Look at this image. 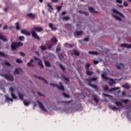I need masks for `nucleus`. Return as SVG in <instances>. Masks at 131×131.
Wrapping results in <instances>:
<instances>
[{
	"instance_id": "1",
	"label": "nucleus",
	"mask_w": 131,
	"mask_h": 131,
	"mask_svg": "<svg viewBox=\"0 0 131 131\" xmlns=\"http://www.w3.org/2000/svg\"><path fill=\"white\" fill-rule=\"evenodd\" d=\"M35 30L38 32H41L43 30V28L39 27H34L33 29L31 30L32 36L38 40H40V38H39L37 33L35 32Z\"/></svg>"
},
{
	"instance_id": "2",
	"label": "nucleus",
	"mask_w": 131,
	"mask_h": 131,
	"mask_svg": "<svg viewBox=\"0 0 131 131\" xmlns=\"http://www.w3.org/2000/svg\"><path fill=\"white\" fill-rule=\"evenodd\" d=\"M24 43L21 42H13L11 43V50L12 51L16 50V49L19 48V47H23Z\"/></svg>"
},
{
	"instance_id": "3",
	"label": "nucleus",
	"mask_w": 131,
	"mask_h": 131,
	"mask_svg": "<svg viewBox=\"0 0 131 131\" xmlns=\"http://www.w3.org/2000/svg\"><path fill=\"white\" fill-rule=\"evenodd\" d=\"M101 77L103 78V79H106V80H110L108 83H110V85H113V84H116V81L114 80V79L112 78H108V77L105 76V73H103L101 74Z\"/></svg>"
},
{
	"instance_id": "4",
	"label": "nucleus",
	"mask_w": 131,
	"mask_h": 131,
	"mask_svg": "<svg viewBox=\"0 0 131 131\" xmlns=\"http://www.w3.org/2000/svg\"><path fill=\"white\" fill-rule=\"evenodd\" d=\"M1 76H3V77H5L6 79L9 81H13L14 80V76L12 75L4 74H1Z\"/></svg>"
},
{
	"instance_id": "5",
	"label": "nucleus",
	"mask_w": 131,
	"mask_h": 131,
	"mask_svg": "<svg viewBox=\"0 0 131 131\" xmlns=\"http://www.w3.org/2000/svg\"><path fill=\"white\" fill-rule=\"evenodd\" d=\"M119 89H120V88L115 87V88H112L109 90V87L108 86L106 85L105 86V88H103V90H104V91H105V92H107L108 91H109V92H113V91H116L117 90H119Z\"/></svg>"
},
{
	"instance_id": "6",
	"label": "nucleus",
	"mask_w": 131,
	"mask_h": 131,
	"mask_svg": "<svg viewBox=\"0 0 131 131\" xmlns=\"http://www.w3.org/2000/svg\"><path fill=\"white\" fill-rule=\"evenodd\" d=\"M34 59L35 61H38L37 63H38V65H40V66L41 67V68H43V64H42V60L40 58H39L36 56H35L34 57Z\"/></svg>"
},
{
	"instance_id": "7",
	"label": "nucleus",
	"mask_w": 131,
	"mask_h": 131,
	"mask_svg": "<svg viewBox=\"0 0 131 131\" xmlns=\"http://www.w3.org/2000/svg\"><path fill=\"white\" fill-rule=\"evenodd\" d=\"M83 33V31L80 30H76L75 32H74V36L76 37V36H79L80 35H82V34Z\"/></svg>"
},
{
	"instance_id": "8",
	"label": "nucleus",
	"mask_w": 131,
	"mask_h": 131,
	"mask_svg": "<svg viewBox=\"0 0 131 131\" xmlns=\"http://www.w3.org/2000/svg\"><path fill=\"white\" fill-rule=\"evenodd\" d=\"M38 103L39 104V107L41 110H42L44 111V112H48V110L46 109V107H45V106H43V104H42V103L38 101Z\"/></svg>"
},
{
	"instance_id": "9",
	"label": "nucleus",
	"mask_w": 131,
	"mask_h": 131,
	"mask_svg": "<svg viewBox=\"0 0 131 131\" xmlns=\"http://www.w3.org/2000/svg\"><path fill=\"white\" fill-rule=\"evenodd\" d=\"M20 32L21 33H22V34H25V35H27V36H30V35H31V33L26 31V30L25 29H22L20 31Z\"/></svg>"
},
{
	"instance_id": "10",
	"label": "nucleus",
	"mask_w": 131,
	"mask_h": 131,
	"mask_svg": "<svg viewBox=\"0 0 131 131\" xmlns=\"http://www.w3.org/2000/svg\"><path fill=\"white\" fill-rule=\"evenodd\" d=\"M113 13H115V14H118V15L121 16V17H122V18H124V15H123V14L121 13V12H119V11H118V10H117V9H113Z\"/></svg>"
},
{
	"instance_id": "11",
	"label": "nucleus",
	"mask_w": 131,
	"mask_h": 131,
	"mask_svg": "<svg viewBox=\"0 0 131 131\" xmlns=\"http://www.w3.org/2000/svg\"><path fill=\"white\" fill-rule=\"evenodd\" d=\"M26 16L27 17H29V18H31V19H34V18L36 17V15L32 13H28L26 15Z\"/></svg>"
},
{
	"instance_id": "12",
	"label": "nucleus",
	"mask_w": 131,
	"mask_h": 131,
	"mask_svg": "<svg viewBox=\"0 0 131 131\" xmlns=\"http://www.w3.org/2000/svg\"><path fill=\"white\" fill-rule=\"evenodd\" d=\"M0 39L1 40H3L4 42H7L8 41V39L5 36L3 35L2 33H0Z\"/></svg>"
},
{
	"instance_id": "13",
	"label": "nucleus",
	"mask_w": 131,
	"mask_h": 131,
	"mask_svg": "<svg viewBox=\"0 0 131 131\" xmlns=\"http://www.w3.org/2000/svg\"><path fill=\"white\" fill-rule=\"evenodd\" d=\"M97 79H98V78L97 77H92L90 79L89 78L86 79V80L87 81H88L89 84H90V83H92V81H96L97 80Z\"/></svg>"
},
{
	"instance_id": "14",
	"label": "nucleus",
	"mask_w": 131,
	"mask_h": 131,
	"mask_svg": "<svg viewBox=\"0 0 131 131\" xmlns=\"http://www.w3.org/2000/svg\"><path fill=\"white\" fill-rule=\"evenodd\" d=\"M120 46L123 48H126L127 49H131V44L122 43L120 45Z\"/></svg>"
},
{
	"instance_id": "15",
	"label": "nucleus",
	"mask_w": 131,
	"mask_h": 131,
	"mask_svg": "<svg viewBox=\"0 0 131 131\" xmlns=\"http://www.w3.org/2000/svg\"><path fill=\"white\" fill-rule=\"evenodd\" d=\"M49 26L50 28H51V29L52 31H55V30H57V29H58V28H57V27H53V24H52V23H50L49 24Z\"/></svg>"
},
{
	"instance_id": "16",
	"label": "nucleus",
	"mask_w": 131,
	"mask_h": 131,
	"mask_svg": "<svg viewBox=\"0 0 131 131\" xmlns=\"http://www.w3.org/2000/svg\"><path fill=\"white\" fill-rule=\"evenodd\" d=\"M59 84L60 86L58 85L57 89H58V90H61V91H65V89H64V86H63V84H62V82H60Z\"/></svg>"
},
{
	"instance_id": "17",
	"label": "nucleus",
	"mask_w": 131,
	"mask_h": 131,
	"mask_svg": "<svg viewBox=\"0 0 131 131\" xmlns=\"http://www.w3.org/2000/svg\"><path fill=\"white\" fill-rule=\"evenodd\" d=\"M112 17L116 19V20H118V21H122V19L120 18V17L116 15H112Z\"/></svg>"
},
{
	"instance_id": "18",
	"label": "nucleus",
	"mask_w": 131,
	"mask_h": 131,
	"mask_svg": "<svg viewBox=\"0 0 131 131\" xmlns=\"http://www.w3.org/2000/svg\"><path fill=\"white\" fill-rule=\"evenodd\" d=\"M51 42H53V43H57L58 42V39H57V37H54L52 38H51Z\"/></svg>"
},
{
	"instance_id": "19",
	"label": "nucleus",
	"mask_w": 131,
	"mask_h": 131,
	"mask_svg": "<svg viewBox=\"0 0 131 131\" xmlns=\"http://www.w3.org/2000/svg\"><path fill=\"white\" fill-rule=\"evenodd\" d=\"M89 11H90V12H93V13H99L98 11H95V8H94L92 7H89Z\"/></svg>"
},
{
	"instance_id": "20",
	"label": "nucleus",
	"mask_w": 131,
	"mask_h": 131,
	"mask_svg": "<svg viewBox=\"0 0 131 131\" xmlns=\"http://www.w3.org/2000/svg\"><path fill=\"white\" fill-rule=\"evenodd\" d=\"M44 63L46 67H51V63L49 61L45 60Z\"/></svg>"
},
{
	"instance_id": "21",
	"label": "nucleus",
	"mask_w": 131,
	"mask_h": 131,
	"mask_svg": "<svg viewBox=\"0 0 131 131\" xmlns=\"http://www.w3.org/2000/svg\"><path fill=\"white\" fill-rule=\"evenodd\" d=\"M73 52H74V53L73 54V55H74L75 56H77L80 55V53L75 49H73Z\"/></svg>"
},
{
	"instance_id": "22",
	"label": "nucleus",
	"mask_w": 131,
	"mask_h": 131,
	"mask_svg": "<svg viewBox=\"0 0 131 131\" xmlns=\"http://www.w3.org/2000/svg\"><path fill=\"white\" fill-rule=\"evenodd\" d=\"M89 85H90L92 88H93V89H95V90H98V85H95L94 84L90 83V84H89Z\"/></svg>"
},
{
	"instance_id": "23",
	"label": "nucleus",
	"mask_w": 131,
	"mask_h": 131,
	"mask_svg": "<svg viewBox=\"0 0 131 131\" xmlns=\"http://www.w3.org/2000/svg\"><path fill=\"white\" fill-rule=\"evenodd\" d=\"M89 55H99V53L96 52V51H89Z\"/></svg>"
},
{
	"instance_id": "24",
	"label": "nucleus",
	"mask_w": 131,
	"mask_h": 131,
	"mask_svg": "<svg viewBox=\"0 0 131 131\" xmlns=\"http://www.w3.org/2000/svg\"><path fill=\"white\" fill-rule=\"evenodd\" d=\"M122 88L127 89V90H129V89H130V85H128V84H125L123 85Z\"/></svg>"
},
{
	"instance_id": "25",
	"label": "nucleus",
	"mask_w": 131,
	"mask_h": 131,
	"mask_svg": "<svg viewBox=\"0 0 131 131\" xmlns=\"http://www.w3.org/2000/svg\"><path fill=\"white\" fill-rule=\"evenodd\" d=\"M23 103L25 106H29V105L30 104V101H26L25 99L23 100Z\"/></svg>"
},
{
	"instance_id": "26",
	"label": "nucleus",
	"mask_w": 131,
	"mask_h": 131,
	"mask_svg": "<svg viewBox=\"0 0 131 131\" xmlns=\"http://www.w3.org/2000/svg\"><path fill=\"white\" fill-rule=\"evenodd\" d=\"M38 79H41V80H42V81H43L45 83L49 84V82H48V81L44 78H41V77H38Z\"/></svg>"
},
{
	"instance_id": "27",
	"label": "nucleus",
	"mask_w": 131,
	"mask_h": 131,
	"mask_svg": "<svg viewBox=\"0 0 131 131\" xmlns=\"http://www.w3.org/2000/svg\"><path fill=\"white\" fill-rule=\"evenodd\" d=\"M63 21H68L70 19V17L69 16H63L61 18Z\"/></svg>"
},
{
	"instance_id": "28",
	"label": "nucleus",
	"mask_w": 131,
	"mask_h": 131,
	"mask_svg": "<svg viewBox=\"0 0 131 131\" xmlns=\"http://www.w3.org/2000/svg\"><path fill=\"white\" fill-rule=\"evenodd\" d=\"M18 96L19 99H20V100H21L22 101H24V100H25L23 98V97H24V95L23 94L18 93Z\"/></svg>"
},
{
	"instance_id": "29",
	"label": "nucleus",
	"mask_w": 131,
	"mask_h": 131,
	"mask_svg": "<svg viewBox=\"0 0 131 131\" xmlns=\"http://www.w3.org/2000/svg\"><path fill=\"white\" fill-rule=\"evenodd\" d=\"M15 26H16V29L17 30H20V29H21V28L20 27V26L19 25V23L16 22L15 23Z\"/></svg>"
},
{
	"instance_id": "30",
	"label": "nucleus",
	"mask_w": 131,
	"mask_h": 131,
	"mask_svg": "<svg viewBox=\"0 0 131 131\" xmlns=\"http://www.w3.org/2000/svg\"><path fill=\"white\" fill-rule=\"evenodd\" d=\"M18 39L20 41H24L25 40V37L24 36H19Z\"/></svg>"
},
{
	"instance_id": "31",
	"label": "nucleus",
	"mask_w": 131,
	"mask_h": 131,
	"mask_svg": "<svg viewBox=\"0 0 131 131\" xmlns=\"http://www.w3.org/2000/svg\"><path fill=\"white\" fill-rule=\"evenodd\" d=\"M86 74L91 76L94 74V73L93 72L89 71V70H87L86 71Z\"/></svg>"
},
{
	"instance_id": "32",
	"label": "nucleus",
	"mask_w": 131,
	"mask_h": 131,
	"mask_svg": "<svg viewBox=\"0 0 131 131\" xmlns=\"http://www.w3.org/2000/svg\"><path fill=\"white\" fill-rule=\"evenodd\" d=\"M62 95L64 98H67L68 99H70V95L66 94L65 93H62Z\"/></svg>"
},
{
	"instance_id": "33",
	"label": "nucleus",
	"mask_w": 131,
	"mask_h": 131,
	"mask_svg": "<svg viewBox=\"0 0 131 131\" xmlns=\"http://www.w3.org/2000/svg\"><path fill=\"white\" fill-rule=\"evenodd\" d=\"M13 102V99L12 98H10V97L6 96V102Z\"/></svg>"
},
{
	"instance_id": "34",
	"label": "nucleus",
	"mask_w": 131,
	"mask_h": 131,
	"mask_svg": "<svg viewBox=\"0 0 131 131\" xmlns=\"http://www.w3.org/2000/svg\"><path fill=\"white\" fill-rule=\"evenodd\" d=\"M93 100H94V102H96V103H99V99L98 98V97L97 96H94Z\"/></svg>"
},
{
	"instance_id": "35",
	"label": "nucleus",
	"mask_w": 131,
	"mask_h": 131,
	"mask_svg": "<svg viewBox=\"0 0 131 131\" xmlns=\"http://www.w3.org/2000/svg\"><path fill=\"white\" fill-rule=\"evenodd\" d=\"M40 49L41 50V51H46V50H47V47L43 45H42L40 47Z\"/></svg>"
},
{
	"instance_id": "36",
	"label": "nucleus",
	"mask_w": 131,
	"mask_h": 131,
	"mask_svg": "<svg viewBox=\"0 0 131 131\" xmlns=\"http://www.w3.org/2000/svg\"><path fill=\"white\" fill-rule=\"evenodd\" d=\"M59 68H60L62 71H64L65 70V67H64L61 63H59Z\"/></svg>"
},
{
	"instance_id": "37",
	"label": "nucleus",
	"mask_w": 131,
	"mask_h": 131,
	"mask_svg": "<svg viewBox=\"0 0 131 131\" xmlns=\"http://www.w3.org/2000/svg\"><path fill=\"white\" fill-rule=\"evenodd\" d=\"M121 102H123V103H125V104H126V103H127L128 102H129V99H122L121 100Z\"/></svg>"
},
{
	"instance_id": "38",
	"label": "nucleus",
	"mask_w": 131,
	"mask_h": 131,
	"mask_svg": "<svg viewBox=\"0 0 131 131\" xmlns=\"http://www.w3.org/2000/svg\"><path fill=\"white\" fill-rule=\"evenodd\" d=\"M115 104L117 105V106H119V105H122V102L120 101H116L115 102Z\"/></svg>"
},
{
	"instance_id": "39",
	"label": "nucleus",
	"mask_w": 131,
	"mask_h": 131,
	"mask_svg": "<svg viewBox=\"0 0 131 131\" xmlns=\"http://www.w3.org/2000/svg\"><path fill=\"white\" fill-rule=\"evenodd\" d=\"M20 70H21L20 69L16 68L15 69V72L16 73V74H20Z\"/></svg>"
},
{
	"instance_id": "40",
	"label": "nucleus",
	"mask_w": 131,
	"mask_h": 131,
	"mask_svg": "<svg viewBox=\"0 0 131 131\" xmlns=\"http://www.w3.org/2000/svg\"><path fill=\"white\" fill-rule=\"evenodd\" d=\"M90 67H91V64L86 63L85 67V69H86V70H89V69H90Z\"/></svg>"
},
{
	"instance_id": "41",
	"label": "nucleus",
	"mask_w": 131,
	"mask_h": 131,
	"mask_svg": "<svg viewBox=\"0 0 131 131\" xmlns=\"http://www.w3.org/2000/svg\"><path fill=\"white\" fill-rule=\"evenodd\" d=\"M56 8L58 13H59L60 11H61V9H62V6H57Z\"/></svg>"
},
{
	"instance_id": "42",
	"label": "nucleus",
	"mask_w": 131,
	"mask_h": 131,
	"mask_svg": "<svg viewBox=\"0 0 131 131\" xmlns=\"http://www.w3.org/2000/svg\"><path fill=\"white\" fill-rule=\"evenodd\" d=\"M0 56L2 57H8V55L5 54L4 53L0 52Z\"/></svg>"
},
{
	"instance_id": "43",
	"label": "nucleus",
	"mask_w": 131,
	"mask_h": 131,
	"mask_svg": "<svg viewBox=\"0 0 131 131\" xmlns=\"http://www.w3.org/2000/svg\"><path fill=\"white\" fill-rule=\"evenodd\" d=\"M48 7H50V9L52 10V11H54V8H53V6L50 3H47Z\"/></svg>"
},
{
	"instance_id": "44",
	"label": "nucleus",
	"mask_w": 131,
	"mask_h": 131,
	"mask_svg": "<svg viewBox=\"0 0 131 131\" xmlns=\"http://www.w3.org/2000/svg\"><path fill=\"white\" fill-rule=\"evenodd\" d=\"M66 46H69L70 48H73V47H74V44L72 43V44H70L69 43H66Z\"/></svg>"
},
{
	"instance_id": "45",
	"label": "nucleus",
	"mask_w": 131,
	"mask_h": 131,
	"mask_svg": "<svg viewBox=\"0 0 131 131\" xmlns=\"http://www.w3.org/2000/svg\"><path fill=\"white\" fill-rule=\"evenodd\" d=\"M61 103H66V104L69 105V104H71V103H72V101L70 100L69 101H62Z\"/></svg>"
},
{
	"instance_id": "46",
	"label": "nucleus",
	"mask_w": 131,
	"mask_h": 131,
	"mask_svg": "<svg viewBox=\"0 0 131 131\" xmlns=\"http://www.w3.org/2000/svg\"><path fill=\"white\" fill-rule=\"evenodd\" d=\"M11 96L13 99H17V96H16V95L15 94L11 93Z\"/></svg>"
},
{
	"instance_id": "47",
	"label": "nucleus",
	"mask_w": 131,
	"mask_h": 131,
	"mask_svg": "<svg viewBox=\"0 0 131 131\" xmlns=\"http://www.w3.org/2000/svg\"><path fill=\"white\" fill-rule=\"evenodd\" d=\"M16 63H23V61H22V60H21V59H16Z\"/></svg>"
},
{
	"instance_id": "48",
	"label": "nucleus",
	"mask_w": 131,
	"mask_h": 131,
	"mask_svg": "<svg viewBox=\"0 0 131 131\" xmlns=\"http://www.w3.org/2000/svg\"><path fill=\"white\" fill-rule=\"evenodd\" d=\"M50 85H52L53 86V88H55V86H56V88H58V85L57 84H54L52 83H50Z\"/></svg>"
},
{
	"instance_id": "49",
	"label": "nucleus",
	"mask_w": 131,
	"mask_h": 131,
	"mask_svg": "<svg viewBox=\"0 0 131 131\" xmlns=\"http://www.w3.org/2000/svg\"><path fill=\"white\" fill-rule=\"evenodd\" d=\"M112 110H119V108L116 107V106H114L111 108Z\"/></svg>"
},
{
	"instance_id": "50",
	"label": "nucleus",
	"mask_w": 131,
	"mask_h": 131,
	"mask_svg": "<svg viewBox=\"0 0 131 131\" xmlns=\"http://www.w3.org/2000/svg\"><path fill=\"white\" fill-rule=\"evenodd\" d=\"M4 64L5 65H7V66H11V63H10V62H8V61H5L4 62Z\"/></svg>"
},
{
	"instance_id": "51",
	"label": "nucleus",
	"mask_w": 131,
	"mask_h": 131,
	"mask_svg": "<svg viewBox=\"0 0 131 131\" xmlns=\"http://www.w3.org/2000/svg\"><path fill=\"white\" fill-rule=\"evenodd\" d=\"M19 54L21 57H25V54L22 52H19Z\"/></svg>"
},
{
	"instance_id": "52",
	"label": "nucleus",
	"mask_w": 131,
	"mask_h": 131,
	"mask_svg": "<svg viewBox=\"0 0 131 131\" xmlns=\"http://www.w3.org/2000/svg\"><path fill=\"white\" fill-rule=\"evenodd\" d=\"M4 12H6V13H8V11H9V8L8 7H5L4 8Z\"/></svg>"
},
{
	"instance_id": "53",
	"label": "nucleus",
	"mask_w": 131,
	"mask_h": 131,
	"mask_svg": "<svg viewBox=\"0 0 131 131\" xmlns=\"http://www.w3.org/2000/svg\"><path fill=\"white\" fill-rule=\"evenodd\" d=\"M93 63L95 65H97V64H99V60H94Z\"/></svg>"
},
{
	"instance_id": "54",
	"label": "nucleus",
	"mask_w": 131,
	"mask_h": 131,
	"mask_svg": "<svg viewBox=\"0 0 131 131\" xmlns=\"http://www.w3.org/2000/svg\"><path fill=\"white\" fill-rule=\"evenodd\" d=\"M123 5L125 7H128V4H127V2H124Z\"/></svg>"
},
{
	"instance_id": "55",
	"label": "nucleus",
	"mask_w": 131,
	"mask_h": 131,
	"mask_svg": "<svg viewBox=\"0 0 131 131\" xmlns=\"http://www.w3.org/2000/svg\"><path fill=\"white\" fill-rule=\"evenodd\" d=\"M9 90H10V92H14V91H15L13 87H10L9 88Z\"/></svg>"
},
{
	"instance_id": "56",
	"label": "nucleus",
	"mask_w": 131,
	"mask_h": 131,
	"mask_svg": "<svg viewBox=\"0 0 131 131\" xmlns=\"http://www.w3.org/2000/svg\"><path fill=\"white\" fill-rule=\"evenodd\" d=\"M116 2L118 4H122V0H116Z\"/></svg>"
},
{
	"instance_id": "57",
	"label": "nucleus",
	"mask_w": 131,
	"mask_h": 131,
	"mask_svg": "<svg viewBox=\"0 0 131 131\" xmlns=\"http://www.w3.org/2000/svg\"><path fill=\"white\" fill-rule=\"evenodd\" d=\"M83 40L84 41H89V40H90V38L89 37L84 38Z\"/></svg>"
},
{
	"instance_id": "58",
	"label": "nucleus",
	"mask_w": 131,
	"mask_h": 131,
	"mask_svg": "<svg viewBox=\"0 0 131 131\" xmlns=\"http://www.w3.org/2000/svg\"><path fill=\"white\" fill-rule=\"evenodd\" d=\"M3 29H4V30H6L8 29V26L5 25V26L3 27Z\"/></svg>"
},
{
	"instance_id": "59",
	"label": "nucleus",
	"mask_w": 131,
	"mask_h": 131,
	"mask_svg": "<svg viewBox=\"0 0 131 131\" xmlns=\"http://www.w3.org/2000/svg\"><path fill=\"white\" fill-rule=\"evenodd\" d=\"M104 97H112V96L109 95V94H105L104 95Z\"/></svg>"
},
{
	"instance_id": "60",
	"label": "nucleus",
	"mask_w": 131,
	"mask_h": 131,
	"mask_svg": "<svg viewBox=\"0 0 131 131\" xmlns=\"http://www.w3.org/2000/svg\"><path fill=\"white\" fill-rule=\"evenodd\" d=\"M27 66H28V67H31V62H28L27 63Z\"/></svg>"
},
{
	"instance_id": "61",
	"label": "nucleus",
	"mask_w": 131,
	"mask_h": 131,
	"mask_svg": "<svg viewBox=\"0 0 131 131\" xmlns=\"http://www.w3.org/2000/svg\"><path fill=\"white\" fill-rule=\"evenodd\" d=\"M51 2L52 3H58L59 2V0H51Z\"/></svg>"
},
{
	"instance_id": "62",
	"label": "nucleus",
	"mask_w": 131,
	"mask_h": 131,
	"mask_svg": "<svg viewBox=\"0 0 131 131\" xmlns=\"http://www.w3.org/2000/svg\"><path fill=\"white\" fill-rule=\"evenodd\" d=\"M83 15H85V16H89V15H90V14H89V13L84 11Z\"/></svg>"
},
{
	"instance_id": "63",
	"label": "nucleus",
	"mask_w": 131,
	"mask_h": 131,
	"mask_svg": "<svg viewBox=\"0 0 131 131\" xmlns=\"http://www.w3.org/2000/svg\"><path fill=\"white\" fill-rule=\"evenodd\" d=\"M84 12L85 11H81V10H79V13H80V14H84Z\"/></svg>"
},
{
	"instance_id": "64",
	"label": "nucleus",
	"mask_w": 131,
	"mask_h": 131,
	"mask_svg": "<svg viewBox=\"0 0 131 131\" xmlns=\"http://www.w3.org/2000/svg\"><path fill=\"white\" fill-rule=\"evenodd\" d=\"M61 15H62V16H63V15H66V11H63L61 13Z\"/></svg>"
}]
</instances>
